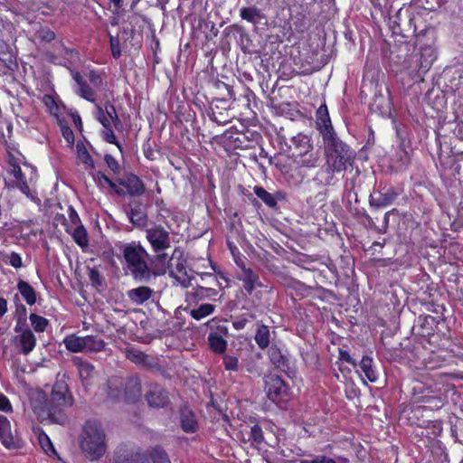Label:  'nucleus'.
<instances>
[{"mask_svg": "<svg viewBox=\"0 0 463 463\" xmlns=\"http://www.w3.org/2000/svg\"><path fill=\"white\" fill-rule=\"evenodd\" d=\"M149 457L153 463H171L166 453L160 448H155L150 451Z\"/></svg>", "mask_w": 463, "mask_h": 463, "instance_id": "29", "label": "nucleus"}, {"mask_svg": "<svg viewBox=\"0 0 463 463\" xmlns=\"http://www.w3.org/2000/svg\"><path fill=\"white\" fill-rule=\"evenodd\" d=\"M317 126L323 136L324 142L336 137L326 105H321L317 111Z\"/></svg>", "mask_w": 463, "mask_h": 463, "instance_id": "8", "label": "nucleus"}, {"mask_svg": "<svg viewBox=\"0 0 463 463\" xmlns=\"http://www.w3.org/2000/svg\"><path fill=\"white\" fill-rule=\"evenodd\" d=\"M44 33L42 35V37L46 41H52L54 39V33L49 30L46 32H43Z\"/></svg>", "mask_w": 463, "mask_h": 463, "instance_id": "50", "label": "nucleus"}, {"mask_svg": "<svg viewBox=\"0 0 463 463\" xmlns=\"http://www.w3.org/2000/svg\"><path fill=\"white\" fill-rule=\"evenodd\" d=\"M146 257V252L139 244L133 242L124 248V258L136 279H143L149 274Z\"/></svg>", "mask_w": 463, "mask_h": 463, "instance_id": "5", "label": "nucleus"}, {"mask_svg": "<svg viewBox=\"0 0 463 463\" xmlns=\"http://www.w3.org/2000/svg\"><path fill=\"white\" fill-rule=\"evenodd\" d=\"M74 122H75L76 124H78V122H79V124H80V123H81V120H80V117H79V116H77L76 118H74Z\"/></svg>", "mask_w": 463, "mask_h": 463, "instance_id": "57", "label": "nucleus"}, {"mask_svg": "<svg viewBox=\"0 0 463 463\" xmlns=\"http://www.w3.org/2000/svg\"><path fill=\"white\" fill-rule=\"evenodd\" d=\"M214 311V306L212 304H203L198 308L191 310V316L196 320H201Z\"/></svg>", "mask_w": 463, "mask_h": 463, "instance_id": "25", "label": "nucleus"}, {"mask_svg": "<svg viewBox=\"0 0 463 463\" xmlns=\"http://www.w3.org/2000/svg\"><path fill=\"white\" fill-rule=\"evenodd\" d=\"M14 331L16 333L14 337V345L15 348L23 354H29L36 345V337L33 331L29 328H18L15 326Z\"/></svg>", "mask_w": 463, "mask_h": 463, "instance_id": "7", "label": "nucleus"}, {"mask_svg": "<svg viewBox=\"0 0 463 463\" xmlns=\"http://www.w3.org/2000/svg\"><path fill=\"white\" fill-rule=\"evenodd\" d=\"M76 150H77V156L81 163H83L87 165H90V166H93L92 159H91L89 152L87 151V148L85 147V146L82 143H78L76 145Z\"/></svg>", "mask_w": 463, "mask_h": 463, "instance_id": "28", "label": "nucleus"}, {"mask_svg": "<svg viewBox=\"0 0 463 463\" xmlns=\"http://www.w3.org/2000/svg\"><path fill=\"white\" fill-rule=\"evenodd\" d=\"M31 326L35 332H44L47 326L49 325L48 319L36 314H31L29 317Z\"/></svg>", "mask_w": 463, "mask_h": 463, "instance_id": "23", "label": "nucleus"}, {"mask_svg": "<svg viewBox=\"0 0 463 463\" xmlns=\"http://www.w3.org/2000/svg\"><path fill=\"white\" fill-rule=\"evenodd\" d=\"M0 440L2 444L7 449L15 447V439L12 430L11 423L9 420L3 415H0Z\"/></svg>", "mask_w": 463, "mask_h": 463, "instance_id": "12", "label": "nucleus"}, {"mask_svg": "<svg viewBox=\"0 0 463 463\" xmlns=\"http://www.w3.org/2000/svg\"><path fill=\"white\" fill-rule=\"evenodd\" d=\"M255 341L260 348H265L269 344V331L267 326H261L258 329Z\"/></svg>", "mask_w": 463, "mask_h": 463, "instance_id": "26", "label": "nucleus"}, {"mask_svg": "<svg viewBox=\"0 0 463 463\" xmlns=\"http://www.w3.org/2000/svg\"><path fill=\"white\" fill-rule=\"evenodd\" d=\"M298 463H315V457L311 459H302Z\"/></svg>", "mask_w": 463, "mask_h": 463, "instance_id": "53", "label": "nucleus"}, {"mask_svg": "<svg viewBox=\"0 0 463 463\" xmlns=\"http://www.w3.org/2000/svg\"><path fill=\"white\" fill-rule=\"evenodd\" d=\"M62 136L69 146L74 143V134L70 128H62Z\"/></svg>", "mask_w": 463, "mask_h": 463, "instance_id": "45", "label": "nucleus"}, {"mask_svg": "<svg viewBox=\"0 0 463 463\" xmlns=\"http://www.w3.org/2000/svg\"><path fill=\"white\" fill-rule=\"evenodd\" d=\"M241 280L243 282L244 289L250 294L253 289L259 285L258 276L250 269H244Z\"/></svg>", "mask_w": 463, "mask_h": 463, "instance_id": "18", "label": "nucleus"}, {"mask_svg": "<svg viewBox=\"0 0 463 463\" xmlns=\"http://www.w3.org/2000/svg\"><path fill=\"white\" fill-rule=\"evenodd\" d=\"M208 291H210L212 293V295H216V291L214 289H212V288H208L207 289Z\"/></svg>", "mask_w": 463, "mask_h": 463, "instance_id": "58", "label": "nucleus"}, {"mask_svg": "<svg viewBox=\"0 0 463 463\" xmlns=\"http://www.w3.org/2000/svg\"><path fill=\"white\" fill-rule=\"evenodd\" d=\"M105 161L108 166L114 172L117 173L119 171V165L118 161L110 155L105 156Z\"/></svg>", "mask_w": 463, "mask_h": 463, "instance_id": "44", "label": "nucleus"}, {"mask_svg": "<svg viewBox=\"0 0 463 463\" xmlns=\"http://www.w3.org/2000/svg\"><path fill=\"white\" fill-rule=\"evenodd\" d=\"M131 182L133 183V187L130 190L131 194H140L144 192V186L139 179L135 177Z\"/></svg>", "mask_w": 463, "mask_h": 463, "instance_id": "43", "label": "nucleus"}, {"mask_svg": "<svg viewBox=\"0 0 463 463\" xmlns=\"http://www.w3.org/2000/svg\"><path fill=\"white\" fill-rule=\"evenodd\" d=\"M241 16L244 20L254 22L258 16V12L255 8H242L241 9Z\"/></svg>", "mask_w": 463, "mask_h": 463, "instance_id": "36", "label": "nucleus"}, {"mask_svg": "<svg viewBox=\"0 0 463 463\" xmlns=\"http://www.w3.org/2000/svg\"><path fill=\"white\" fill-rule=\"evenodd\" d=\"M36 180V170L32 165L23 163L20 165L15 160L9 159V170L5 178L9 187L18 188L26 196H30V185Z\"/></svg>", "mask_w": 463, "mask_h": 463, "instance_id": "4", "label": "nucleus"}, {"mask_svg": "<svg viewBox=\"0 0 463 463\" xmlns=\"http://www.w3.org/2000/svg\"><path fill=\"white\" fill-rule=\"evenodd\" d=\"M129 219L134 225L140 227L144 226L146 222V214L142 211L137 209L131 210Z\"/></svg>", "mask_w": 463, "mask_h": 463, "instance_id": "31", "label": "nucleus"}, {"mask_svg": "<svg viewBox=\"0 0 463 463\" xmlns=\"http://www.w3.org/2000/svg\"><path fill=\"white\" fill-rule=\"evenodd\" d=\"M182 428L185 432H194L196 429V420L191 411H185L181 418Z\"/></svg>", "mask_w": 463, "mask_h": 463, "instance_id": "24", "label": "nucleus"}, {"mask_svg": "<svg viewBox=\"0 0 463 463\" xmlns=\"http://www.w3.org/2000/svg\"><path fill=\"white\" fill-rule=\"evenodd\" d=\"M208 341L211 348L217 353H223L226 349V341L217 334H210Z\"/></svg>", "mask_w": 463, "mask_h": 463, "instance_id": "22", "label": "nucleus"}, {"mask_svg": "<svg viewBox=\"0 0 463 463\" xmlns=\"http://www.w3.org/2000/svg\"><path fill=\"white\" fill-rule=\"evenodd\" d=\"M424 67H425V69L427 70V69L430 67V64H427V65H425Z\"/></svg>", "mask_w": 463, "mask_h": 463, "instance_id": "59", "label": "nucleus"}, {"mask_svg": "<svg viewBox=\"0 0 463 463\" xmlns=\"http://www.w3.org/2000/svg\"><path fill=\"white\" fill-rule=\"evenodd\" d=\"M72 403V395L62 380L57 381L53 385L49 402L41 391H35L31 396L32 409L41 420L51 418L56 411L71 406Z\"/></svg>", "mask_w": 463, "mask_h": 463, "instance_id": "1", "label": "nucleus"}, {"mask_svg": "<svg viewBox=\"0 0 463 463\" xmlns=\"http://www.w3.org/2000/svg\"><path fill=\"white\" fill-rule=\"evenodd\" d=\"M39 443L46 454H48V455L55 454V449L53 448V445H52L50 438L45 433H41L39 435Z\"/></svg>", "mask_w": 463, "mask_h": 463, "instance_id": "33", "label": "nucleus"}, {"mask_svg": "<svg viewBox=\"0 0 463 463\" xmlns=\"http://www.w3.org/2000/svg\"><path fill=\"white\" fill-rule=\"evenodd\" d=\"M73 79L78 85L77 92L79 95L89 101H94V93L92 90L82 81L81 77L78 72L73 74Z\"/></svg>", "mask_w": 463, "mask_h": 463, "instance_id": "19", "label": "nucleus"}, {"mask_svg": "<svg viewBox=\"0 0 463 463\" xmlns=\"http://www.w3.org/2000/svg\"><path fill=\"white\" fill-rule=\"evenodd\" d=\"M128 298L136 304H142L151 297V289L147 287H139L128 292Z\"/></svg>", "mask_w": 463, "mask_h": 463, "instance_id": "17", "label": "nucleus"}, {"mask_svg": "<svg viewBox=\"0 0 463 463\" xmlns=\"http://www.w3.org/2000/svg\"><path fill=\"white\" fill-rule=\"evenodd\" d=\"M265 383L267 395L272 402L279 403L288 399V388L281 378L270 375L266 378Z\"/></svg>", "mask_w": 463, "mask_h": 463, "instance_id": "6", "label": "nucleus"}, {"mask_svg": "<svg viewBox=\"0 0 463 463\" xmlns=\"http://www.w3.org/2000/svg\"><path fill=\"white\" fill-rule=\"evenodd\" d=\"M43 102L52 115L58 116L60 111V105L52 96L44 95L43 98Z\"/></svg>", "mask_w": 463, "mask_h": 463, "instance_id": "30", "label": "nucleus"}, {"mask_svg": "<svg viewBox=\"0 0 463 463\" xmlns=\"http://www.w3.org/2000/svg\"><path fill=\"white\" fill-rule=\"evenodd\" d=\"M95 117L103 128L115 127L117 128L120 125L115 107L109 103H107L104 109L96 105Z\"/></svg>", "mask_w": 463, "mask_h": 463, "instance_id": "9", "label": "nucleus"}, {"mask_svg": "<svg viewBox=\"0 0 463 463\" xmlns=\"http://www.w3.org/2000/svg\"><path fill=\"white\" fill-rule=\"evenodd\" d=\"M104 348V342L96 336H84V352H99Z\"/></svg>", "mask_w": 463, "mask_h": 463, "instance_id": "20", "label": "nucleus"}, {"mask_svg": "<svg viewBox=\"0 0 463 463\" xmlns=\"http://www.w3.org/2000/svg\"><path fill=\"white\" fill-rule=\"evenodd\" d=\"M235 326L237 328H242L243 327V323L242 322H237V323H235Z\"/></svg>", "mask_w": 463, "mask_h": 463, "instance_id": "56", "label": "nucleus"}, {"mask_svg": "<svg viewBox=\"0 0 463 463\" xmlns=\"http://www.w3.org/2000/svg\"><path fill=\"white\" fill-rule=\"evenodd\" d=\"M63 344L66 349L72 353H82L84 352V336H79L77 335H67L63 339Z\"/></svg>", "mask_w": 463, "mask_h": 463, "instance_id": "15", "label": "nucleus"}, {"mask_svg": "<svg viewBox=\"0 0 463 463\" xmlns=\"http://www.w3.org/2000/svg\"><path fill=\"white\" fill-rule=\"evenodd\" d=\"M7 311V302L5 298H0V317L4 316Z\"/></svg>", "mask_w": 463, "mask_h": 463, "instance_id": "49", "label": "nucleus"}, {"mask_svg": "<svg viewBox=\"0 0 463 463\" xmlns=\"http://www.w3.org/2000/svg\"><path fill=\"white\" fill-rule=\"evenodd\" d=\"M326 164L333 173L348 170L354 158V151L336 137L325 142Z\"/></svg>", "mask_w": 463, "mask_h": 463, "instance_id": "3", "label": "nucleus"}, {"mask_svg": "<svg viewBox=\"0 0 463 463\" xmlns=\"http://www.w3.org/2000/svg\"><path fill=\"white\" fill-rule=\"evenodd\" d=\"M80 449L91 461L98 460L107 450V437L102 424L96 420H88L83 428Z\"/></svg>", "mask_w": 463, "mask_h": 463, "instance_id": "2", "label": "nucleus"}, {"mask_svg": "<svg viewBox=\"0 0 463 463\" xmlns=\"http://www.w3.org/2000/svg\"><path fill=\"white\" fill-rule=\"evenodd\" d=\"M112 128L113 127L104 128V130L102 132L103 138L107 142L110 144H116L118 146H119V145L117 143L116 137L114 135Z\"/></svg>", "mask_w": 463, "mask_h": 463, "instance_id": "40", "label": "nucleus"}, {"mask_svg": "<svg viewBox=\"0 0 463 463\" xmlns=\"http://www.w3.org/2000/svg\"><path fill=\"white\" fill-rule=\"evenodd\" d=\"M90 77H91V80H92L93 82H96V81L99 80V77H98V76H95V75H94V74H92V73L90 74Z\"/></svg>", "mask_w": 463, "mask_h": 463, "instance_id": "55", "label": "nucleus"}, {"mask_svg": "<svg viewBox=\"0 0 463 463\" xmlns=\"http://www.w3.org/2000/svg\"><path fill=\"white\" fill-rule=\"evenodd\" d=\"M74 241L81 248H85L89 244L88 234L82 225H77L71 232Z\"/></svg>", "mask_w": 463, "mask_h": 463, "instance_id": "21", "label": "nucleus"}, {"mask_svg": "<svg viewBox=\"0 0 463 463\" xmlns=\"http://www.w3.org/2000/svg\"><path fill=\"white\" fill-rule=\"evenodd\" d=\"M110 47H111L112 55L115 58L119 57L120 53H121L120 46H119V42H118V39H116L113 36H110Z\"/></svg>", "mask_w": 463, "mask_h": 463, "instance_id": "41", "label": "nucleus"}, {"mask_svg": "<svg viewBox=\"0 0 463 463\" xmlns=\"http://www.w3.org/2000/svg\"><path fill=\"white\" fill-rule=\"evenodd\" d=\"M291 142L294 159L298 158V155H303L315 149L311 137L304 134H298L293 137Z\"/></svg>", "mask_w": 463, "mask_h": 463, "instance_id": "11", "label": "nucleus"}, {"mask_svg": "<svg viewBox=\"0 0 463 463\" xmlns=\"http://www.w3.org/2000/svg\"><path fill=\"white\" fill-rule=\"evenodd\" d=\"M148 403L153 407L164 406L166 402V396L164 392H152L147 396Z\"/></svg>", "mask_w": 463, "mask_h": 463, "instance_id": "27", "label": "nucleus"}, {"mask_svg": "<svg viewBox=\"0 0 463 463\" xmlns=\"http://www.w3.org/2000/svg\"><path fill=\"white\" fill-rule=\"evenodd\" d=\"M250 432L255 442L259 443L261 441L262 430L259 426L254 425L253 427H251Z\"/></svg>", "mask_w": 463, "mask_h": 463, "instance_id": "46", "label": "nucleus"}, {"mask_svg": "<svg viewBox=\"0 0 463 463\" xmlns=\"http://www.w3.org/2000/svg\"><path fill=\"white\" fill-rule=\"evenodd\" d=\"M17 288L28 305L33 306L35 304L36 293L31 285L24 280H20L17 284Z\"/></svg>", "mask_w": 463, "mask_h": 463, "instance_id": "16", "label": "nucleus"}, {"mask_svg": "<svg viewBox=\"0 0 463 463\" xmlns=\"http://www.w3.org/2000/svg\"><path fill=\"white\" fill-rule=\"evenodd\" d=\"M114 7L119 9L122 6L123 0H110Z\"/></svg>", "mask_w": 463, "mask_h": 463, "instance_id": "51", "label": "nucleus"}, {"mask_svg": "<svg viewBox=\"0 0 463 463\" xmlns=\"http://www.w3.org/2000/svg\"><path fill=\"white\" fill-rule=\"evenodd\" d=\"M315 463H349V460L344 457L331 458L326 455H317Z\"/></svg>", "mask_w": 463, "mask_h": 463, "instance_id": "34", "label": "nucleus"}, {"mask_svg": "<svg viewBox=\"0 0 463 463\" xmlns=\"http://www.w3.org/2000/svg\"><path fill=\"white\" fill-rule=\"evenodd\" d=\"M360 370L364 376L361 375L362 381L366 383V380L374 383L378 378V373L373 367V359L369 356H364L360 362Z\"/></svg>", "mask_w": 463, "mask_h": 463, "instance_id": "13", "label": "nucleus"}, {"mask_svg": "<svg viewBox=\"0 0 463 463\" xmlns=\"http://www.w3.org/2000/svg\"><path fill=\"white\" fill-rule=\"evenodd\" d=\"M146 238L155 250H161L169 246L168 233L162 228L148 230Z\"/></svg>", "mask_w": 463, "mask_h": 463, "instance_id": "10", "label": "nucleus"}, {"mask_svg": "<svg viewBox=\"0 0 463 463\" xmlns=\"http://www.w3.org/2000/svg\"><path fill=\"white\" fill-rule=\"evenodd\" d=\"M94 179L101 186L108 184L110 187H114V184L101 173H97Z\"/></svg>", "mask_w": 463, "mask_h": 463, "instance_id": "42", "label": "nucleus"}, {"mask_svg": "<svg viewBox=\"0 0 463 463\" xmlns=\"http://www.w3.org/2000/svg\"><path fill=\"white\" fill-rule=\"evenodd\" d=\"M117 463H139L136 458H128L124 461H118Z\"/></svg>", "mask_w": 463, "mask_h": 463, "instance_id": "52", "label": "nucleus"}, {"mask_svg": "<svg viewBox=\"0 0 463 463\" xmlns=\"http://www.w3.org/2000/svg\"><path fill=\"white\" fill-rule=\"evenodd\" d=\"M254 192L256 195L260 198L264 203H266L269 205L274 204V199L271 196L270 194H269L264 188L262 187H255Z\"/></svg>", "mask_w": 463, "mask_h": 463, "instance_id": "35", "label": "nucleus"}, {"mask_svg": "<svg viewBox=\"0 0 463 463\" xmlns=\"http://www.w3.org/2000/svg\"><path fill=\"white\" fill-rule=\"evenodd\" d=\"M78 370L80 376L83 380L90 378L94 372V368L90 364L82 361L78 363Z\"/></svg>", "mask_w": 463, "mask_h": 463, "instance_id": "32", "label": "nucleus"}, {"mask_svg": "<svg viewBox=\"0 0 463 463\" xmlns=\"http://www.w3.org/2000/svg\"><path fill=\"white\" fill-rule=\"evenodd\" d=\"M69 216H70L71 222L73 224L78 225V223L80 222V218H79V215L77 214V213L75 212L74 209L70 208Z\"/></svg>", "mask_w": 463, "mask_h": 463, "instance_id": "47", "label": "nucleus"}, {"mask_svg": "<svg viewBox=\"0 0 463 463\" xmlns=\"http://www.w3.org/2000/svg\"><path fill=\"white\" fill-rule=\"evenodd\" d=\"M7 263L15 269L21 268L23 264L22 258L19 254L12 252L7 256Z\"/></svg>", "mask_w": 463, "mask_h": 463, "instance_id": "38", "label": "nucleus"}, {"mask_svg": "<svg viewBox=\"0 0 463 463\" xmlns=\"http://www.w3.org/2000/svg\"><path fill=\"white\" fill-rule=\"evenodd\" d=\"M174 261H175V255L170 259V266H169L170 269H172V267L174 265ZM170 272L173 274L174 270L170 269Z\"/></svg>", "mask_w": 463, "mask_h": 463, "instance_id": "54", "label": "nucleus"}, {"mask_svg": "<svg viewBox=\"0 0 463 463\" xmlns=\"http://www.w3.org/2000/svg\"><path fill=\"white\" fill-rule=\"evenodd\" d=\"M340 359L355 365L354 361L346 351H340Z\"/></svg>", "mask_w": 463, "mask_h": 463, "instance_id": "48", "label": "nucleus"}, {"mask_svg": "<svg viewBox=\"0 0 463 463\" xmlns=\"http://www.w3.org/2000/svg\"><path fill=\"white\" fill-rule=\"evenodd\" d=\"M319 157V152L313 149L303 155H298V158H295L294 162L299 166L311 168L317 166Z\"/></svg>", "mask_w": 463, "mask_h": 463, "instance_id": "14", "label": "nucleus"}, {"mask_svg": "<svg viewBox=\"0 0 463 463\" xmlns=\"http://www.w3.org/2000/svg\"><path fill=\"white\" fill-rule=\"evenodd\" d=\"M0 411L4 412L13 411V407L9 399L2 392H0Z\"/></svg>", "mask_w": 463, "mask_h": 463, "instance_id": "39", "label": "nucleus"}, {"mask_svg": "<svg viewBox=\"0 0 463 463\" xmlns=\"http://www.w3.org/2000/svg\"><path fill=\"white\" fill-rule=\"evenodd\" d=\"M223 364L228 371H236L238 369V359L234 356H224Z\"/></svg>", "mask_w": 463, "mask_h": 463, "instance_id": "37", "label": "nucleus"}]
</instances>
